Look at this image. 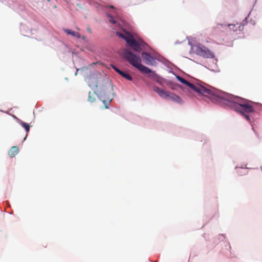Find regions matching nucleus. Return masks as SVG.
Wrapping results in <instances>:
<instances>
[{
	"instance_id": "f257e3e1",
	"label": "nucleus",
	"mask_w": 262,
	"mask_h": 262,
	"mask_svg": "<svg viewBox=\"0 0 262 262\" xmlns=\"http://www.w3.org/2000/svg\"><path fill=\"white\" fill-rule=\"evenodd\" d=\"M212 101L220 105H226L235 111L241 113H252L254 112L252 102L246 99L223 92L216 89Z\"/></svg>"
},
{
	"instance_id": "f03ea898",
	"label": "nucleus",
	"mask_w": 262,
	"mask_h": 262,
	"mask_svg": "<svg viewBox=\"0 0 262 262\" xmlns=\"http://www.w3.org/2000/svg\"><path fill=\"white\" fill-rule=\"evenodd\" d=\"M176 78L181 83L186 85L199 94L208 97L212 101L216 89L206 84L203 85L199 84H193L179 75H177Z\"/></svg>"
},
{
	"instance_id": "7ed1b4c3",
	"label": "nucleus",
	"mask_w": 262,
	"mask_h": 262,
	"mask_svg": "<svg viewBox=\"0 0 262 262\" xmlns=\"http://www.w3.org/2000/svg\"><path fill=\"white\" fill-rule=\"evenodd\" d=\"M123 56L127 62L138 69L143 74H151V76L156 75L155 72L141 64V59L139 54H134L130 51L125 50Z\"/></svg>"
},
{
	"instance_id": "20e7f679",
	"label": "nucleus",
	"mask_w": 262,
	"mask_h": 262,
	"mask_svg": "<svg viewBox=\"0 0 262 262\" xmlns=\"http://www.w3.org/2000/svg\"><path fill=\"white\" fill-rule=\"evenodd\" d=\"M192 49L195 53L203 57L209 58L214 57V53L204 46L194 45Z\"/></svg>"
},
{
	"instance_id": "39448f33",
	"label": "nucleus",
	"mask_w": 262,
	"mask_h": 262,
	"mask_svg": "<svg viewBox=\"0 0 262 262\" xmlns=\"http://www.w3.org/2000/svg\"><path fill=\"white\" fill-rule=\"evenodd\" d=\"M116 35L118 37L123 38L126 41L128 45L130 43L132 40L135 39L130 33L126 31H125L124 34L117 32Z\"/></svg>"
},
{
	"instance_id": "423d86ee",
	"label": "nucleus",
	"mask_w": 262,
	"mask_h": 262,
	"mask_svg": "<svg viewBox=\"0 0 262 262\" xmlns=\"http://www.w3.org/2000/svg\"><path fill=\"white\" fill-rule=\"evenodd\" d=\"M142 57L147 64L153 65L155 62L154 58L147 52H143L142 53Z\"/></svg>"
},
{
	"instance_id": "0eeeda50",
	"label": "nucleus",
	"mask_w": 262,
	"mask_h": 262,
	"mask_svg": "<svg viewBox=\"0 0 262 262\" xmlns=\"http://www.w3.org/2000/svg\"><path fill=\"white\" fill-rule=\"evenodd\" d=\"M228 28L230 30H233V31L237 30L241 31L244 29V25L238 23H236V24H229L228 25Z\"/></svg>"
},
{
	"instance_id": "6e6552de",
	"label": "nucleus",
	"mask_w": 262,
	"mask_h": 262,
	"mask_svg": "<svg viewBox=\"0 0 262 262\" xmlns=\"http://www.w3.org/2000/svg\"><path fill=\"white\" fill-rule=\"evenodd\" d=\"M128 45L136 52H139L141 50L140 43L136 41L135 39L132 40Z\"/></svg>"
},
{
	"instance_id": "1a4fd4ad",
	"label": "nucleus",
	"mask_w": 262,
	"mask_h": 262,
	"mask_svg": "<svg viewBox=\"0 0 262 262\" xmlns=\"http://www.w3.org/2000/svg\"><path fill=\"white\" fill-rule=\"evenodd\" d=\"M110 90L108 91V93L109 94H107L108 97L107 98H103V96H102V95L104 96H105V91H104V94H103V93H101V99H102V100L103 101V102L104 103H105V101H109V102H110L112 100V99H113V98L112 97V93H111V90H112V89L110 88Z\"/></svg>"
},
{
	"instance_id": "9d476101",
	"label": "nucleus",
	"mask_w": 262,
	"mask_h": 262,
	"mask_svg": "<svg viewBox=\"0 0 262 262\" xmlns=\"http://www.w3.org/2000/svg\"><path fill=\"white\" fill-rule=\"evenodd\" d=\"M19 149L17 146H12L9 151V155L11 157H14L18 152Z\"/></svg>"
},
{
	"instance_id": "9b49d317",
	"label": "nucleus",
	"mask_w": 262,
	"mask_h": 262,
	"mask_svg": "<svg viewBox=\"0 0 262 262\" xmlns=\"http://www.w3.org/2000/svg\"><path fill=\"white\" fill-rule=\"evenodd\" d=\"M64 31L68 34V35H71L74 37H76L77 38H80V34L77 32H75V31H72L70 29H64Z\"/></svg>"
},
{
	"instance_id": "f8f14e48",
	"label": "nucleus",
	"mask_w": 262,
	"mask_h": 262,
	"mask_svg": "<svg viewBox=\"0 0 262 262\" xmlns=\"http://www.w3.org/2000/svg\"><path fill=\"white\" fill-rule=\"evenodd\" d=\"M18 122L25 129V130L26 131V135L24 139V140H25L26 139L27 136H28V133L29 132L30 126L28 123L24 122L23 121H20V120H19L18 121Z\"/></svg>"
},
{
	"instance_id": "ddd939ff",
	"label": "nucleus",
	"mask_w": 262,
	"mask_h": 262,
	"mask_svg": "<svg viewBox=\"0 0 262 262\" xmlns=\"http://www.w3.org/2000/svg\"><path fill=\"white\" fill-rule=\"evenodd\" d=\"M170 96H169V99L173 100V101H176L177 102H180L181 101V98L178 96V95H176L170 92Z\"/></svg>"
},
{
	"instance_id": "4468645a",
	"label": "nucleus",
	"mask_w": 262,
	"mask_h": 262,
	"mask_svg": "<svg viewBox=\"0 0 262 262\" xmlns=\"http://www.w3.org/2000/svg\"><path fill=\"white\" fill-rule=\"evenodd\" d=\"M120 75L128 80L131 81L133 79L132 77L128 73L122 71Z\"/></svg>"
},
{
	"instance_id": "2eb2a0df",
	"label": "nucleus",
	"mask_w": 262,
	"mask_h": 262,
	"mask_svg": "<svg viewBox=\"0 0 262 262\" xmlns=\"http://www.w3.org/2000/svg\"><path fill=\"white\" fill-rule=\"evenodd\" d=\"M170 93V92L163 90L160 96L164 98H168Z\"/></svg>"
},
{
	"instance_id": "dca6fc26",
	"label": "nucleus",
	"mask_w": 262,
	"mask_h": 262,
	"mask_svg": "<svg viewBox=\"0 0 262 262\" xmlns=\"http://www.w3.org/2000/svg\"><path fill=\"white\" fill-rule=\"evenodd\" d=\"M248 113H245V112L241 111L240 113L242 116H243L248 121H250V116L247 114Z\"/></svg>"
},
{
	"instance_id": "f3484780",
	"label": "nucleus",
	"mask_w": 262,
	"mask_h": 262,
	"mask_svg": "<svg viewBox=\"0 0 262 262\" xmlns=\"http://www.w3.org/2000/svg\"><path fill=\"white\" fill-rule=\"evenodd\" d=\"M153 90L154 91L156 92L157 93H158L159 94V95L160 96L161 95V93L162 91V89H161L160 88H159V87L158 86H154L153 88Z\"/></svg>"
},
{
	"instance_id": "a211bd4d",
	"label": "nucleus",
	"mask_w": 262,
	"mask_h": 262,
	"mask_svg": "<svg viewBox=\"0 0 262 262\" xmlns=\"http://www.w3.org/2000/svg\"><path fill=\"white\" fill-rule=\"evenodd\" d=\"M223 26L222 25H217V26L213 28L212 29V33L215 34L218 30L220 29V27H222Z\"/></svg>"
},
{
	"instance_id": "6ab92c4d",
	"label": "nucleus",
	"mask_w": 262,
	"mask_h": 262,
	"mask_svg": "<svg viewBox=\"0 0 262 262\" xmlns=\"http://www.w3.org/2000/svg\"><path fill=\"white\" fill-rule=\"evenodd\" d=\"M107 16L109 18L108 20L110 23L114 24L116 23V20L114 19V18H113V17L112 15L108 14Z\"/></svg>"
},
{
	"instance_id": "aec40b11",
	"label": "nucleus",
	"mask_w": 262,
	"mask_h": 262,
	"mask_svg": "<svg viewBox=\"0 0 262 262\" xmlns=\"http://www.w3.org/2000/svg\"><path fill=\"white\" fill-rule=\"evenodd\" d=\"M95 99L94 97H92L91 96V92H90L89 93V101L91 102H93L95 101Z\"/></svg>"
},
{
	"instance_id": "412c9836",
	"label": "nucleus",
	"mask_w": 262,
	"mask_h": 262,
	"mask_svg": "<svg viewBox=\"0 0 262 262\" xmlns=\"http://www.w3.org/2000/svg\"><path fill=\"white\" fill-rule=\"evenodd\" d=\"M112 67L116 72H117L118 74H120L122 71L119 70L118 68H117L116 66H115L114 65H112Z\"/></svg>"
},
{
	"instance_id": "4be33fe9",
	"label": "nucleus",
	"mask_w": 262,
	"mask_h": 262,
	"mask_svg": "<svg viewBox=\"0 0 262 262\" xmlns=\"http://www.w3.org/2000/svg\"><path fill=\"white\" fill-rule=\"evenodd\" d=\"M88 29V31L90 33H92V30H91V29L90 28H89H89H88V29Z\"/></svg>"
},
{
	"instance_id": "5701e85b",
	"label": "nucleus",
	"mask_w": 262,
	"mask_h": 262,
	"mask_svg": "<svg viewBox=\"0 0 262 262\" xmlns=\"http://www.w3.org/2000/svg\"><path fill=\"white\" fill-rule=\"evenodd\" d=\"M110 8H113V9L114 8V6H111Z\"/></svg>"
},
{
	"instance_id": "b1692460",
	"label": "nucleus",
	"mask_w": 262,
	"mask_h": 262,
	"mask_svg": "<svg viewBox=\"0 0 262 262\" xmlns=\"http://www.w3.org/2000/svg\"><path fill=\"white\" fill-rule=\"evenodd\" d=\"M260 168L261 170L262 171V166H260Z\"/></svg>"
},
{
	"instance_id": "393cba45",
	"label": "nucleus",
	"mask_w": 262,
	"mask_h": 262,
	"mask_svg": "<svg viewBox=\"0 0 262 262\" xmlns=\"http://www.w3.org/2000/svg\"><path fill=\"white\" fill-rule=\"evenodd\" d=\"M82 39H85V37H84V36H83V37H82Z\"/></svg>"
}]
</instances>
